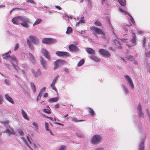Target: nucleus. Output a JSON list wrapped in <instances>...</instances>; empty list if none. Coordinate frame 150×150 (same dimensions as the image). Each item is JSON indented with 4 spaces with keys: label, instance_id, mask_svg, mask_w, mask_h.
<instances>
[{
    "label": "nucleus",
    "instance_id": "1",
    "mask_svg": "<svg viewBox=\"0 0 150 150\" xmlns=\"http://www.w3.org/2000/svg\"><path fill=\"white\" fill-rule=\"evenodd\" d=\"M12 22L15 24H21L23 27L28 28L29 26L28 23L30 22V21L26 16H21L13 18L12 19Z\"/></svg>",
    "mask_w": 150,
    "mask_h": 150
},
{
    "label": "nucleus",
    "instance_id": "2",
    "mask_svg": "<svg viewBox=\"0 0 150 150\" xmlns=\"http://www.w3.org/2000/svg\"><path fill=\"white\" fill-rule=\"evenodd\" d=\"M29 40H27V44L29 48L32 50L33 49V47L31 42L35 45H37L39 44L38 39L35 36L32 35H30L29 36Z\"/></svg>",
    "mask_w": 150,
    "mask_h": 150
},
{
    "label": "nucleus",
    "instance_id": "3",
    "mask_svg": "<svg viewBox=\"0 0 150 150\" xmlns=\"http://www.w3.org/2000/svg\"><path fill=\"white\" fill-rule=\"evenodd\" d=\"M91 30L93 32V34L96 36L97 38H98L97 35H100L102 38L105 39V35L101 29L93 26L91 28Z\"/></svg>",
    "mask_w": 150,
    "mask_h": 150
},
{
    "label": "nucleus",
    "instance_id": "4",
    "mask_svg": "<svg viewBox=\"0 0 150 150\" xmlns=\"http://www.w3.org/2000/svg\"><path fill=\"white\" fill-rule=\"evenodd\" d=\"M9 60L11 61V65L15 70L16 71L18 72L20 69L18 66V61L15 57L13 55L10 56Z\"/></svg>",
    "mask_w": 150,
    "mask_h": 150
},
{
    "label": "nucleus",
    "instance_id": "5",
    "mask_svg": "<svg viewBox=\"0 0 150 150\" xmlns=\"http://www.w3.org/2000/svg\"><path fill=\"white\" fill-rule=\"evenodd\" d=\"M102 139L100 136L98 135H93L90 140V142L93 145H96L99 143Z\"/></svg>",
    "mask_w": 150,
    "mask_h": 150
},
{
    "label": "nucleus",
    "instance_id": "6",
    "mask_svg": "<svg viewBox=\"0 0 150 150\" xmlns=\"http://www.w3.org/2000/svg\"><path fill=\"white\" fill-rule=\"evenodd\" d=\"M113 36L114 35L116 36L117 39H115L114 40L115 47H110L109 48L110 50H111L112 51H114L116 50L117 48H121L120 46V43L119 41H118V38L117 37L116 34L113 33Z\"/></svg>",
    "mask_w": 150,
    "mask_h": 150
},
{
    "label": "nucleus",
    "instance_id": "7",
    "mask_svg": "<svg viewBox=\"0 0 150 150\" xmlns=\"http://www.w3.org/2000/svg\"><path fill=\"white\" fill-rule=\"evenodd\" d=\"M119 10L122 13V14L126 15V14H127L129 16V21L130 22V24L128 25L127 26L130 27L131 26L132 24H134L135 22L132 17V16L128 13H127V12L125 10L122 9L120 7L119 8Z\"/></svg>",
    "mask_w": 150,
    "mask_h": 150
},
{
    "label": "nucleus",
    "instance_id": "8",
    "mask_svg": "<svg viewBox=\"0 0 150 150\" xmlns=\"http://www.w3.org/2000/svg\"><path fill=\"white\" fill-rule=\"evenodd\" d=\"M129 32L131 33L130 41L131 43V45L133 46H135L137 45V40L136 34L132 30H129Z\"/></svg>",
    "mask_w": 150,
    "mask_h": 150
},
{
    "label": "nucleus",
    "instance_id": "9",
    "mask_svg": "<svg viewBox=\"0 0 150 150\" xmlns=\"http://www.w3.org/2000/svg\"><path fill=\"white\" fill-rule=\"evenodd\" d=\"M65 62V61L62 59H57L54 62V70H55L63 65Z\"/></svg>",
    "mask_w": 150,
    "mask_h": 150
},
{
    "label": "nucleus",
    "instance_id": "10",
    "mask_svg": "<svg viewBox=\"0 0 150 150\" xmlns=\"http://www.w3.org/2000/svg\"><path fill=\"white\" fill-rule=\"evenodd\" d=\"M124 78L129 85L130 86L131 88L133 89L134 88V85L132 79L128 75H125Z\"/></svg>",
    "mask_w": 150,
    "mask_h": 150
},
{
    "label": "nucleus",
    "instance_id": "11",
    "mask_svg": "<svg viewBox=\"0 0 150 150\" xmlns=\"http://www.w3.org/2000/svg\"><path fill=\"white\" fill-rule=\"evenodd\" d=\"M59 76V75H57L54 78L51 84L50 85L51 88L52 90L55 91L56 93H57V90L55 86V84Z\"/></svg>",
    "mask_w": 150,
    "mask_h": 150
},
{
    "label": "nucleus",
    "instance_id": "12",
    "mask_svg": "<svg viewBox=\"0 0 150 150\" xmlns=\"http://www.w3.org/2000/svg\"><path fill=\"white\" fill-rule=\"evenodd\" d=\"M99 51L104 57L108 58L110 56V54L107 50L102 49L99 50Z\"/></svg>",
    "mask_w": 150,
    "mask_h": 150
},
{
    "label": "nucleus",
    "instance_id": "13",
    "mask_svg": "<svg viewBox=\"0 0 150 150\" xmlns=\"http://www.w3.org/2000/svg\"><path fill=\"white\" fill-rule=\"evenodd\" d=\"M55 54L59 57H69L70 56L68 52H66L57 51Z\"/></svg>",
    "mask_w": 150,
    "mask_h": 150
},
{
    "label": "nucleus",
    "instance_id": "14",
    "mask_svg": "<svg viewBox=\"0 0 150 150\" xmlns=\"http://www.w3.org/2000/svg\"><path fill=\"white\" fill-rule=\"evenodd\" d=\"M41 52L44 56L47 58L48 60L50 61L51 60V57L50 55L47 50L43 48L42 49Z\"/></svg>",
    "mask_w": 150,
    "mask_h": 150
},
{
    "label": "nucleus",
    "instance_id": "15",
    "mask_svg": "<svg viewBox=\"0 0 150 150\" xmlns=\"http://www.w3.org/2000/svg\"><path fill=\"white\" fill-rule=\"evenodd\" d=\"M69 48L71 51L75 53L78 52L79 50V48L73 44H71L69 45Z\"/></svg>",
    "mask_w": 150,
    "mask_h": 150
},
{
    "label": "nucleus",
    "instance_id": "16",
    "mask_svg": "<svg viewBox=\"0 0 150 150\" xmlns=\"http://www.w3.org/2000/svg\"><path fill=\"white\" fill-rule=\"evenodd\" d=\"M40 61L42 67L45 69H46L47 67V62L41 57L40 58Z\"/></svg>",
    "mask_w": 150,
    "mask_h": 150
},
{
    "label": "nucleus",
    "instance_id": "17",
    "mask_svg": "<svg viewBox=\"0 0 150 150\" xmlns=\"http://www.w3.org/2000/svg\"><path fill=\"white\" fill-rule=\"evenodd\" d=\"M137 108L139 116L141 117H144V114L142 111L141 106L140 104L138 105Z\"/></svg>",
    "mask_w": 150,
    "mask_h": 150
},
{
    "label": "nucleus",
    "instance_id": "18",
    "mask_svg": "<svg viewBox=\"0 0 150 150\" xmlns=\"http://www.w3.org/2000/svg\"><path fill=\"white\" fill-rule=\"evenodd\" d=\"M5 97L6 100L11 103L12 104H13L14 103V101L12 98L9 96L7 94H5Z\"/></svg>",
    "mask_w": 150,
    "mask_h": 150
},
{
    "label": "nucleus",
    "instance_id": "19",
    "mask_svg": "<svg viewBox=\"0 0 150 150\" xmlns=\"http://www.w3.org/2000/svg\"><path fill=\"white\" fill-rule=\"evenodd\" d=\"M29 58L32 63L35 64V59L33 54L30 53H29Z\"/></svg>",
    "mask_w": 150,
    "mask_h": 150
},
{
    "label": "nucleus",
    "instance_id": "20",
    "mask_svg": "<svg viewBox=\"0 0 150 150\" xmlns=\"http://www.w3.org/2000/svg\"><path fill=\"white\" fill-rule=\"evenodd\" d=\"M90 58L92 59L93 61L96 62H99L100 60V59L98 58L95 56L92 55L90 56Z\"/></svg>",
    "mask_w": 150,
    "mask_h": 150
},
{
    "label": "nucleus",
    "instance_id": "21",
    "mask_svg": "<svg viewBox=\"0 0 150 150\" xmlns=\"http://www.w3.org/2000/svg\"><path fill=\"white\" fill-rule=\"evenodd\" d=\"M21 113L23 118L25 119L28 120L29 118L25 112L22 109H21Z\"/></svg>",
    "mask_w": 150,
    "mask_h": 150
},
{
    "label": "nucleus",
    "instance_id": "22",
    "mask_svg": "<svg viewBox=\"0 0 150 150\" xmlns=\"http://www.w3.org/2000/svg\"><path fill=\"white\" fill-rule=\"evenodd\" d=\"M86 50L87 52L91 54H95V52L94 50L90 48H87L86 49Z\"/></svg>",
    "mask_w": 150,
    "mask_h": 150
},
{
    "label": "nucleus",
    "instance_id": "23",
    "mask_svg": "<svg viewBox=\"0 0 150 150\" xmlns=\"http://www.w3.org/2000/svg\"><path fill=\"white\" fill-rule=\"evenodd\" d=\"M122 88L123 91V92L125 94L127 95L129 93V91L127 88H126L125 86L124 85H122L121 86Z\"/></svg>",
    "mask_w": 150,
    "mask_h": 150
},
{
    "label": "nucleus",
    "instance_id": "24",
    "mask_svg": "<svg viewBox=\"0 0 150 150\" xmlns=\"http://www.w3.org/2000/svg\"><path fill=\"white\" fill-rule=\"evenodd\" d=\"M32 72L33 73L34 76L35 77L38 76L41 74V72L39 69H38L36 71H34L33 70H32Z\"/></svg>",
    "mask_w": 150,
    "mask_h": 150
},
{
    "label": "nucleus",
    "instance_id": "25",
    "mask_svg": "<svg viewBox=\"0 0 150 150\" xmlns=\"http://www.w3.org/2000/svg\"><path fill=\"white\" fill-rule=\"evenodd\" d=\"M50 38H44L42 40V42L44 44H50Z\"/></svg>",
    "mask_w": 150,
    "mask_h": 150
},
{
    "label": "nucleus",
    "instance_id": "26",
    "mask_svg": "<svg viewBox=\"0 0 150 150\" xmlns=\"http://www.w3.org/2000/svg\"><path fill=\"white\" fill-rule=\"evenodd\" d=\"M58 97H56L50 98L48 100V101L50 103L56 102L58 100Z\"/></svg>",
    "mask_w": 150,
    "mask_h": 150
},
{
    "label": "nucleus",
    "instance_id": "27",
    "mask_svg": "<svg viewBox=\"0 0 150 150\" xmlns=\"http://www.w3.org/2000/svg\"><path fill=\"white\" fill-rule=\"evenodd\" d=\"M5 133H7L9 134V135L13 134V129L10 128L8 129H7L5 131H4Z\"/></svg>",
    "mask_w": 150,
    "mask_h": 150
},
{
    "label": "nucleus",
    "instance_id": "28",
    "mask_svg": "<svg viewBox=\"0 0 150 150\" xmlns=\"http://www.w3.org/2000/svg\"><path fill=\"white\" fill-rule=\"evenodd\" d=\"M29 135L28 136H27V139L28 140V141L29 143L31 144L32 145H33V147L34 148H35L36 147V146L35 144H34L33 142V141L32 140V139H30L29 137Z\"/></svg>",
    "mask_w": 150,
    "mask_h": 150
},
{
    "label": "nucleus",
    "instance_id": "29",
    "mask_svg": "<svg viewBox=\"0 0 150 150\" xmlns=\"http://www.w3.org/2000/svg\"><path fill=\"white\" fill-rule=\"evenodd\" d=\"M87 109L88 111V112L90 115L92 116H93L95 114V112L94 111L90 108H87Z\"/></svg>",
    "mask_w": 150,
    "mask_h": 150
},
{
    "label": "nucleus",
    "instance_id": "30",
    "mask_svg": "<svg viewBox=\"0 0 150 150\" xmlns=\"http://www.w3.org/2000/svg\"><path fill=\"white\" fill-rule=\"evenodd\" d=\"M144 142L143 141H142L140 143L139 146V150H144Z\"/></svg>",
    "mask_w": 150,
    "mask_h": 150
},
{
    "label": "nucleus",
    "instance_id": "31",
    "mask_svg": "<svg viewBox=\"0 0 150 150\" xmlns=\"http://www.w3.org/2000/svg\"><path fill=\"white\" fill-rule=\"evenodd\" d=\"M144 66L146 68L147 71L150 74V65L147 63H146L144 64Z\"/></svg>",
    "mask_w": 150,
    "mask_h": 150
},
{
    "label": "nucleus",
    "instance_id": "32",
    "mask_svg": "<svg viewBox=\"0 0 150 150\" xmlns=\"http://www.w3.org/2000/svg\"><path fill=\"white\" fill-rule=\"evenodd\" d=\"M30 87L32 89L33 92H36V87L35 84L33 82L30 83Z\"/></svg>",
    "mask_w": 150,
    "mask_h": 150
},
{
    "label": "nucleus",
    "instance_id": "33",
    "mask_svg": "<svg viewBox=\"0 0 150 150\" xmlns=\"http://www.w3.org/2000/svg\"><path fill=\"white\" fill-rule=\"evenodd\" d=\"M2 56L4 59H7L8 58V57H9V58L10 57L9 54H8V53H6L4 54H2Z\"/></svg>",
    "mask_w": 150,
    "mask_h": 150
},
{
    "label": "nucleus",
    "instance_id": "34",
    "mask_svg": "<svg viewBox=\"0 0 150 150\" xmlns=\"http://www.w3.org/2000/svg\"><path fill=\"white\" fill-rule=\"evenodd\" d=\"M42 21V20L40 18L37 19L33 25V26L37 25L40 24Z\"/></svg>",
    "mask_w": 150,
    "mask_h": 150
},
{
    "label": "nucleus",
    "instance_id": "35",
    "mask_svg": "<svg viewBox=\"0 0 150 150\" xmlns=\"http://www.w3.org/2000/svg\"><path fill=\"white\" fill-rule=\"evenodd\" d=\"M120 4L122 6H125L126 4L125 0H118Z\"/></svg>",
    "mask_w": 150,
    "mask_h": 150
},
{
    "label": "nucleus",
    "instance_id": "36",
    "mask_svg": "<svg viewBox=\"0 0 150 150\" xmlns=\"http://www.w3.org/2000/svg\"><path fill=\"white\" fill-rule=\"evenodd\" d=\"M21 139L23 140V142L26 144V145L29 147V148L31 149V150H33V149L31 148L30 146L29 145L27 141V140H25V138L23 137H21Z\"/></svg>",
    "mask_w": 150,
    "mask_h": 150
},
{
    "label": "nucleus",
    "instance_id": "37",
    "mask_svg": "<svg viewBox=\"0 0 150 150\" xmlns=\"http://www.w3.org/2000/svg\"><path fill=\"white\" fill-rule=\"evenodd\" d=\"M47 108H48V109H44L43 110V111L45 113H48V114H50L51 113V112L50 111V108L48 106H47Z\"/></svg>",
    "mask_w": 150,
    "mask_h": 150
},
{
    "label": "nucleus",
    "instance_id": "38",
    "mask_svg": "<svg viewBox=\"0 0 150 150\" xmlns=\"http://www.w3.org/2000/svg\"><path fill=\"white\" fill-rule=\"evenodd\" d=\"M76 135L80 138H82L83 137V135L82 133L77 132L76 133Z\"/></svg>",
    "mask_w": 150,
    "mask_h": 150
},
{
    "label": "nucleus",
    "instance_id": "39",
    "mask_svg": "<svg viewBox=\"0 0 150 150\" xmlns=\"http://www.w3.org/2000/svg\"><path fill=\"white\" fill-rule=\"evenodd\" d=\"M84 62V60L83 59L81 60L78 64L77 66L78 67H80L81 66L82 64H83Z\"/></svg>",
    "mask_w": 150,
    "mask_h": 150
},
{
    "label": "nucleus",
    "instance_id": "40",
    "mask_svg": "<svg viewBox=\"0 0 150 150\" xmlns=\"http://www.w3.org/2000/svg\"><path fill=\"white\" fill-rule=\"evenodd\" d=\"M72 121H73L74 122H78L83 121V120H77L76 118L74 117V118H72Z\"/></svg>",
    "mask_w": 150,
    "mask_h": 150
},
{
    "label": "nucleus",
    "instance_id": "41",
    "mask_svg": "<svg viewBox=\"0 0 150 150\" xmlns=\"http://www.w3.org/2000/svg\"><path fill=\"white\" fill-rule=\"evenodd\" d=\"M128 60L131 61H134V57L132 56L129 55L128 56Z\"/></svg>",
    "mask_w": 150,
    "mask_h": 150
},
{
    "label": "nucleus",
    "instance_id": "42",
    "mask_svg": "<svg viewBox=\"0 0 150 150\" xmlns=\"http://www.w3.org/2000/svg\"><path fill=\"white\" fill-rule=\"evenodd\" d=\"M72 28L70 27H69L67 28L66 33L67 34H69L72 32Z\"/></svg>",
    "mask_w": 150,
    "mask_h": 150
},
{
    "label": "nucleus",
    "instance_id": "43",
    "mask_svg": "<svg viewBox=\"0 0 150 150\" xmlns=\"http://www.w3.org/2000/svg\"><path fill=\"white\" fill-rule=\"evenodd\" d=\"M46 88L45 87H43L41 88L39 94H40V95H42V92H45V91Z\"/></svg>",
    "mask_w": 150,
    "mask_h": 150
},
{
    "label": "nucleus",
    "instance_id": "44",
    "mask_svg": "<svg viewBox=\"0 0 150 150\" xmlns=\"http://www.w3.org/2000/svg\"><path fill=\"white\" fill-rule=\"evenodd\" d=\"M95 24L97 26H101L102 24L101 23L98 21H97L95 22Z\"/></svg>",
    "mask_w": 150,
    "mask_h": 150
},
{
    "label": "nucleus",
    "instance_id": "45",
    "mask_svg": "<svg viewBox=\"0 0 150 150\" xmlns=\"http://www.w3.org/2000/svg\"><path fill=\"white\" fill-rule=\"evenodd\" d=\"M50 44L54 43L57 42V40L56 39L50 38Z\"/></svg>",
    "mask_w": 150,
    "mask_h": 150
},
{
    "label": "nucleus",
    "instance_id": "46",
    "mask_svg": "<svg viewBox=\"0 0 150 150\" xmlns=\"http://www.w3.org/2000/svg\"><path fill=\"white\" fill-rule=\"evenodd\" d=\"M45 127L46 130H49V124L46 122H45Z\"/></svg>",
    "mask_w": 150,
    "mask_h": 150
},
{
    "label": "nucleus",
    "instance_id": "47",
    "mask_svg": "<svg viewBox=\"0 0 150 150\" xmlns=\"http://www.w3.org/2000/svg\"><path fill=\"white\" fill-rule=\"evenodd\" d=\"M33 125L35 127V128L36 130H37L38 129V126L37 123L35 122H34L33 123Z\"/></svg>",
    "mask_w": 150,
    "mask_h": 150
},
{
    "label": "nucleus",
    "instance_id": "48",
    "mask_svg": "<svg viewBox=\"0 0 150 150\" xmlns=\"http://www.w3.org/2000/svg\"><path fill=\"white\" fill-rule=\"evenodd\" d=\"M5 84L8 86L9 85L10 82L9 80L7 79H5L4 81Z\"/></svg>",
    "mask_w": 150,
    "mask_h": 150
},
{
    "label": "nucleus",
    "instance_id": "49",
    "mask_svg": "<svg viewBox=\"0 0 150 150\" xmlns=\"http://www.w3.org/2000/svg\"><path fill=\"white\" fill-rule=\"evenodd\" d=\"M123 29H124V30L125 31V35H126V33H127L128 31V29L127 28V26H125V25H124L123 27Z\"/></svg>",
    "mask_w": 150,
    "mask_h": 150
},
{
    "label": "nucleus",
    "instance_id": "50",
    "mask_svg": "<svg viewBox=\"0 0 150 150\" xmlns=\"http://www.w3.org/2000/svg\"><path fill=\"white\" fill-rule=\"evenodd\" d=\"M18 132L21 136H23L24 135V134L23 131L21 129L18 130Z\"/></svg>",
    "mask_w": 150,
    "mask_h": 150
},
{
    "label": "nucleus",
    "instance_id": "51",
    "mask_svg": "<svg viewBox=\"0 0 150 150\" xmlns=\"http://www.w3.org/2000/svg\"><path fill=\"white\" fill-rule=\"evenodd\" d=\"M19 45L17 43L15 45V47L14 49V50L15 51H16L19 48Z\"/></svg>",
    "mask_w": 150,
    "mask_h": 150
},
{
    "label": "nucleus",
    "instance_id": "52",
    "mask_svg": "<svg viewBox=\"0 0 150 150\" xmlns=\"http://www.w3.org/2000/svg\"><path fill=\"white\" fill-rule=\"evenodd\" d=\"M84 17H82L81 18V19L79 21L81 23H84L85 21L84 20Z\"/></svg>",
    "mask_w": 150,
    "mask_h": 150
},
{
    "label": "nucleus",
    "instance_id": "53",
    "mask_svg": "<svg viewBox=\"0 0 150 150\" xmlns=\"http://www.w3.org/2000/svg\"><path fill=\"white\" fill-rule=\"evenodd\" d=\"M65 146H61L59 148L58 150H65Z\"/></svg>",
    "mask_w": 150,
    "mask_h": 150
},
{
    "label": "nucleus",
    "instance_id": "54",
    "mask_svg": "<svg viewBox=\"0 0 150 150\" xmlns=\"http://www.w3.org/2000/svg\"><path fill=\"white\" fill-rule=\"evenodd\" d=\"M3 102V97L2 95H0V105L2 104Z\"/></svg>",
    "mask_w": 150,
    "mask_h": 150
},
{
    "label": "nucleus",
    "instance_id": "55",
    "mask_svg": "<svg viewBox=\"0 0 150 150\" xmlns=\"http://www.w3.org/2000/svg\"><path fill=\"white\" fill-rule=\"evenodd\" d=\"M41 96L42 95H40V94H38L36 99L37 101L38 102V100L40 99Z\"/></svg>",
    "mask_w": 150,
    "mask_h": 150
},
{
    "label": "nucleus",
    "instance_id": "56",
    "mask_svg": "<svg viewBox=\"0 0 150 150\" xmlns=\"http://www.w3.org/2000/svg\"><path fill=\"white\" fill-rule=\"evenodd\" d=\"M27 2L29 3L35 4V2L33 0H28Z\"/></svg>",
    "mask_w": 150,
    "mask_h": 150
},
{
    "label": "nucleus",
    "instance_id": "57",
    "mask_svg": "<svg viewBox=\"0 0 150 150\" xmlns=\"http://www.w3.org/2000/svg\"><path fill=\"white\" fill-rule=\"evenodd\" d=\"M146 42V38H144L143 41V47H144V44Z\"/></svg>",
    "mask_w": 150,
    "mask_h": 150
},
{
    "label": "nucleus",
    "instance_id": "58",
    "mask_svg": "<svg viewBox=\"0 0 150 150\" xmlns=\"http://www.w3.org/2000/svg\"><path fill=\"white\" fill-rule=\"evenodd\" d=\"M120 40L122 42H127V39H121Z\"/></svg>",
    "mask_w": 150,
    "mask_h": 150
},
{
    "label": "nucleus",
    "instance_id": "59",
    "mask_svg": "<svg viewBox=\"0 0 150 150\" xmlns=\"http://www.w3.org/2000/svg\"><path fill=\"white\" fill-rule=\"evenodd\" d=\"M137 31H138V33L139 34H140V35H142L143 33V32L142 30H138Z\"/></svg>",
    "mask_w": 150,
    "mask_h": 150
},
{
    "label": "nucleus",
    "instance_id": "60",
    "mask_svg": "<svg viewBox=\"0 0 150 150\" xmlns=\"http://www.w3.org/2000/svg\"><path fill=\"white\" fill-rule=\"evenodd\" d=\"M59 105L58 103L55 105V109H58L59 108Z\"/></svg>",
    "mask_w": 150,
    "mask_h": 150
},
{
    "label": "nucleus",
    "instance_id": "61",
    "mask_svg": "<svg viewBox=\"0 0 150 150\" xmlns=\"http://www.w3.org/2000/svg\"><path fill=\"white\" fill-rule=\"evenodd\" d=\"M63 17L65 18H67L68 20H69V17L68 15H67L66 14H64L63 16Z\"/></svg>",
    "mask_w": 150,
    "mask_h": 150
},
{
    "label": "nucleus",
    "instance_id": "62",
    "mask_svg": "<svg viewBox=\"0 0 150 150\" xmlns=\"http://www.w3.org/2000/svg\"><path fill=\"white\" fill-rule=\"evenodd\" d=\"M101 2L102 4H106L107 0H101Z\"/></svg>",
    "mask_w": 150,
    "mask_h": 150
},
{
    "label": "nucleus",
    "instance_id": "63",
    "mask_svg": "<svg viewBox=\"0 0 150 150\" xmlns=\"http://www.w3.org/2000/svg\"><path fill=\"white\" fill-rule=\"evenodd\" d=\"M95 150H104V149L102 148H98L95 149Z\"/></svg>",
    "mask_w": 150,
    "mask_h": 150
},
{
    "label": "nucleus",
    "instance_id": "64",
    "mask_svg": "<svg viewBox=\"0 0 150 150\" xmlns=\"http://www.w3.org/2000/svg\"><path fill=\"white\" fill-rule=\"evenodd\" d=\"M64 70L66 73H69V70L67 68H65L64 69Z\"/></svg>",
    "mask_w": 150,
    "mask_h": 150
}]
</instances>
